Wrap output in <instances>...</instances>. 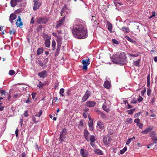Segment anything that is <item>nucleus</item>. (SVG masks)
I'll list each match as a JSON object with an SVG mask.
<instances>
[{
    "instance_id": "680f3d73",
    "label": "nucleus",
    "mask_w": 157,
    "mask_h": 157,
    "mask_svg": "<svg viewBox=\"0 0 157 157\" xmlns=\"http://www.w3.org/2000/svg\"><path fill=\"white\" fill-rule=\"evenodd\" d=\"M38 64H39L40 66L41 67H42L44 66L43 63L40 61H38Z\"/></svg>"
},
{
    "instance_id": "c85d7f7f",
    "label": "nucleus",
    "mask_w": 157,
    "mask_h": 157,
    "mask_svg": "<svg viewBox=\"0 0 157 157\" xmlns=\"http://www.w3.org/2000/svg\"><path fill=\"white\" fill-rule=\"evenodd\" d=\"M83 127V123L82 120H81L78 124V128L79 129H82Z\"/></svg>"
},
{
    "instance_id": "e433bc0d",
    "label": "nucleus",
    "mask_w": 157,
    "mask_h": 157,
    "mask_svg": "<svg viewBox=\"0 0 157 157\" xmlns=\"http://www.w3.org/2000/svg\"><path fill=\"white\" fill-rule=\"evenodd\" d=\"M135 138V137H133L132 138H129L126 142V144L127 145L129 144L130 142L133 140V139H134Z\"/></svg>"
},
{
    "instance_id": "423d86ee",
    "label": "nucleus",
    "mask_w": 157,
    "mask_h": 157,
    "mask_svg": "<svg viewBox=\"0 0 157 157\" xmlns=\"http://www.w3.org/2000/svg\"><path fill=\"white\" fill-rule=\"evenodd\" d=\"M67 133V130L65 128L63 129L60 132V135L59 136V141L62 142L64 141L65 138V136Z\"/></svg>"
},
{
    "instance_id": "c9c22d12",
    "label": "nucleus",
    "mask_w": 157,
    "mask_h": 157,
    "mask_svg": "<svg viewBox=\"0 0 157 157\" xmlns=\"http://www.w3.org/2000/svg\"><path fill=\"white\" fill-rule=\"evenodd\" d=\"M39 81V84L37 85V87L40 89L41 88H43L45 84L44 83H42L40 81Z\"/></svg>"
},
{
    "instance_id": "f03ea898",
    "label": "nucleus",
    "mask_w": 157,
    "mask_h": 157,
    "mask_svg": "<svg viewBox=\"0 0 157 157\" xmlns=\"http://www.w3.org/2000/svg\"><path fill=\"white\" fill-rule=\"evenodd\" d=\"M119 59L120 60V65H122L126 63V55L124 52L121 53L119 55Z\"/></svg>"
},
{
    "instance_id": "69168bd1",
    "label": "nucleus",
    "mask_w": 157,
    "mask_h": 157,
    "mask_svg": "<svg viewBox=\"0 0 157 157\" xmlns=\"http://www.w3.org/2000/svg\"><path fill=\"white\" fill-rule=\"evenodd\" d=\"M42 112L41 110H40L39 113V114H38V117H40L41 115H42Z\"/></svg>"
},
{
    "instance_id": "4be33fe9",
    "label": "nucleus",
    "mask_w": 157,
    "mask_h": 157,
    "mask_svg": "<svg viewBox=\"0 0 157 157\" xmlns=\"http://www.w3.org/2000/svg\"><path fill=\"white\" fill-rule=\"evenodd\" d=\"M17 16L14 13H12L10 14L9 19V20L12 23L13 21L16 19Z\"/></svg>"
},
{
    "instance_id": "f257e3e1",
    "label": "nucleus",
    "mask_w": 157,
    "mask_h": 157,
    "mask_svg": "<svg viewBox=\"0 0 157 157\" xmlns=\"http://www.w3.org/2000/svg\"><path fill=\"white\" fill-rule=\"evenodd\" d=\"M81 22L77 24L72 29L73 36L78 39H83L87 36V31L86 25L80 19L78 20Z\"/></svg>"
},
{
    "instance_id": "a878e982",
    "label": "nucleus",
    "mask_w": 157,
    "mask_h": 157,
    "mask_svg": "<svg viewBox=\"0 0 157 157\" xmlns=\"http://www.w3.org/2000/svg\"><path fill=\"white\" fill-rule=\"evenodd\" d=\"M102 107L103 109L107 113L109 112L110 111V108H108L107 106L105 105H103Z\"/></svg>"
},
{
    "instance_id": "603ef678",
    "label": "nucleus",
    "mask_w": 157,
    "mask_h": 157,
    "mask_svg": "<svg viewBox=\"0 0 157 157\" xmlns=\"http://www.w3.org/2000/svg\"><path fill=\"white\" fill-rule=\"evenodd\" d=\"M140 112L136 113L134 115V117L136 118L138 117L140 115Z\"/></svg>"
},
{
    "instance_id": "72a5a7b5",
    "label": "nucleus",
    "mask_w": 157,
    "mask_h": 157,
    "mask_svg": "<svg viewBox=\"0 0 157 157\" xmlns=\"http://www.w3.org/2000/svg\"><path fill=\"white\" fill-rule=\"evenodd\" d=\"M140 59H139L137 61H135L133 63V64L135 66H139V63L140 62Z\"/></svg>"
},
{
    "instance_id": "a19ab883",
    "label": "nucleus",
    "mask_w": 157,
    "mask_h": 157,
    "mask_svg": "<svg viewBox=\"0 0 157 157\" xmlns=\"http://www.w3.org/2000/svg\"><path fill=\"white\" fill-rule=\"evenodd\" d=\"M135 109H133L128 110V114L130 115L132 114L133 113L134 111L135 110Z\"/></svg>"
},
{
    "instance_id": "20e7f679",
    "label": "nucleus",
    "mask_w": 157,
    "mask_h": 157,
    "mask_svg": "<svg viewBox=\"0 0 157 157\" xmlns=\"http://www.w3.org/2000/svg\"><path fill=\"white\" fill-rule=\"evenodd\" d=\"M82 63L83 64L82 69L86 70L87 69V66L90 63V59L89 58L86 57L82 60Z\"/></svg>"
},
{
    "instance_id": "bb28decb",
    "label": "nucleus",
    "mask_w": 157,
    "mask_h": 157,
    "mask_svg": "<svg viewBox=\"0 0 157 157\" xmlns=\"http://www.w3.org/2000/svg\"><path fill=\"white\" fill-rule=\"evenodd\" d=\"M94 151L95 153L97 155H101L103 154L102 151L98 149H96L94 150Z\"/></svg>"
},
{
    "instance_id": "39448f33",
    "label": "nucleus",
    "mask_w": 157,
    "mask_h": 157,
    "mask_svg": "<svg viewBox=\"0 0 157 157\" xmlns=\"http://www.w3.org/2000/svg\"><path fill=\"white\" fill-rule=\"evenodd\" d=\"M49 20V19L46 17H40L36 20V22L38 24H46Z\"/></svg>"
},
{
    "instance_id": "8fccbe9b",
    "label": "nucleus",
    "mask_w": 157,
    "mask_h": 157,
    "mask_svg": "<svg viewBox=\"0 0 157 157\" xmlns=\"http://www.w3.org/2000/svg\"><path fill=\"white\" fill-rule=\"evenodd\" d=\"M132 120L131 118H128L126 120V121L128 123H131Z\"/></svg>"
},
{
    "instance_id": "79ce46f5",
    "label": "nucleus",
    "mask_w": 157,
    "mask_h": 157,
    "mask_svg": "<svg viewBox=\"0 0 157 157\" xmlns=\"http://www.w3.org/2000/svg\"><path fill=\"white\" fill-rule=\"evenodd\" d=\"M125 38L131 42V43H133L135 42V41L132 39L131 38L128 36H126Z\"/></svg>"
},
{
    "instance_id": "774afa93",
    "label": "nucleus",
    "mask_w": 157,
    "mask_h": 157,
    "mask_svg": "<svg viewBox=\"0 0 157 157\" xmlns=\"http://www.w3.org/2000/svg\"><path fill=\"white\" fill-rule=\"evenodd\" d=\"M94 142H90V145L93 147H94L95 146V144L94 143Z\"/></svg>"
},
{
    "instance_id": "f8f14e48",
    "label": "nucleus",
    "mask_w": 157,
    "mask_h": 157,
    "mask_svg": "<svg viewBox=\"0 0 157 157\" xmlns=\"http://www.w3.org/2000/svg\"><path fill=\"white\" fill-rule=\"evenodd\" d=\"M80 154L82 157H86L89 155V153L87 151H85L84 149L81 148L80 150Z\"/></svg>"
},
{
    "instance_id": "49530a36",
    "label": "nucleus",
    "mask_w": 157,
    "mask_h": 157,
    "mask_svg": "<svg viewBox=\"0 0 157 157\" xmlns=\"http://www.w3.org/2000/svg\"><path fill=\"white\" fill-rule=\"evenodd\" d=\"M112 42L113 43L116 44H119L118 42L115 39H113L112 40Z\"/></svg>"
},
{
    "instance_id": "338daca9",
    "label": "nucleus",
    "mask_w": 157,
    "mask_h": 157,
    "mask_svg": "<svg viewBox=\"0 0 157 157\" xmlns=\"http://www.w3.org/2000/svg\"><path fill=\"white\" fill-rule=\"evenodd\" d=\"M31 102V101L29 100V98H28V99L26 100L25 102L29 104Z\"/></svg>"
},
{
    "instance_id": "2f4dec72",
    "label": "nucleus",
    "mask_w": 157,
    "mask_h": 157,
    "mask_svg": "<svg viewBox=\"0 0 157 157\" xmlns=\"http://www.w3.org/2000/svg\"><path fill=\"white\" fill-rule=\"evenodd\" d=\"M62 38L60 36H57V44H59L61 45Z\"/></svg>"
},
{
    "instance_id": "cd10ccee",
    "label": "nucleus",
    "mask_w": 157,
    "mask_h": 157,
    "mask_svg": "<svg viewBox=\"0 0 157 157\" xmlns=\"http://www.w3.org/2000/svg\"><path fill=\"white\" fill-rule=\"evenodd\" d=\"M44 50L42 48H38L36 52L37 54L40 55L43 52Z\"/></svg>"
},
{
    "instance_id": "7c9ffc66",
    "label": "nucleus",
    "mask_w": 157,
    "mask_h": 157,
    "mask_svg": "<svg viewBox=\"0 0 157 157\" xmlns=\"http://www.w3.org/2000/svg\"><path fill=\"white\" fill-rule=\"evenodd\" d=\"M141 53L140 52H138L137 53H136L135 54H132L129 53L128 54V55L130 56H132L133 57H136L138 56Z\"/></svg>"
},
{
    "instance_id": "6ab92c4d",
    "label": "nucleus",
    "mask_w": 157,
    "mask_h": 157,
    "mask_svg": "<svg viewBox=\"0 0 157 157\" xmlns=\"http://www.w3.org/2000/svg\"><path fill=\"white\" fill-rule=\"evenodd\" d=\"M21 0H11L10 4L12 7H14L17 4V2H21Z\"/></svg>"
},
{
    "instance_id": "0eeeda50",
    "label": "nucleus",
    "mask_w": 157,
    "mask_h": 157,
    "mask_svg": "<svg viewBox=\"0 0 157 157\" xmlns=\"http://www.w3.org/2000/svg\"><path fill=\"white\" fill-rule=\"evenodd\" d=\"M65 19V17L64 16L61 19L59 20V21H57V24L55 27L56 29L60 27L63 24V22Z\"/></svg>"
},
{
    "instance_id": "7ed1b4c3",
    "label": "nucleus",
    "mask_w": 157,
    "mask_h": 157,
    "mask_svg": "<svg viewBox=\"0 0 157 157\" xmlns=\"http://www.w3.org/2000/svg\"><path fill=\"white\" fill-rule=\"evenodd\" d=\"M111 60L115 63H117L120 65L121 62L120 60L119 59L118 55L117 54H113V56L110 57Z\"/></svg>"
},
{
    "instance_id": "a18cd8bd",
    "label": "nucleus",
    "mask_w": 157,
    "mask_h": 157,
    "mask_svg": "<svg viewBox=\"0 0 157 157\" xmlns=\"http://www.w3.org/2000/svg\"><path fill=\"white\" fill-rule=\"evenodd\" d=\"M1 94H2V96L3 97V98H4L5 96L6 95V92L4 90H1Z\"/></svg>"
},
{
    "instance_id": "b1692460",
    "label": "nucleus",
    "mask_w": 157,
    "mask_h": 157,
    "mask_svg": "<svg viewBox=\"0 0 157 157\" xmlns=\"http://www.w3.org/2000/svg\"><path fill=\"white\" fill-rule=\"evenodd\" d=\"M61 45L59 44H57V49L56 51L55 52V56H57L59 54V52L60 48Z\"/></svg>"
},
{
    "instance_id": "58836bf2",
    "label": "nucleus",
    "mask_w": 157,
    "mask_h": 157,
    "mask_svg": "<svg viewBox=\"0 0 157 157\" xmlns=\"http://www.w3.org/2000/svg\"><path fill=\"white\" fill-rule=\"evenodd\" d=\"M103 142L105 145H107L108 142H107V138L105 136L103 138Z\"/></svg>"
},
{
    "instance_id": "4d7b16f0",
    "label": "nucleus",
    "mask_w": 157,
    "mask_h": 157,
    "mask_svg": "<svg viewBox=\"0 0 157 157\" xmlns=\"http://www.w3.org/2000/svg\"><path fill=\"white\" fill-rule=\"evenodd\" d=\"M147 84L148 85L150 84V75H148L147 76Z\"/></svg>"
},
{
    "instance_id": "c756f323",
    "label": "nucleus",
    "mask_w": 157,
    "mask_h": 157,
    "mask_svg": "<svg viewBox=\"0 0 157 157\" xmlns=\"http://www.w3.org/2000/svg\"><path fill=\"white\" fill-rule=\"evenodd\" d=\"M56 43L54 40H52V50L54 51L56 48Z\"/></svg>"
},
{
    "instance_id": "6e6552de",
    "label": "nucleus",
    "mask_w": 157,
    "mask_h": 157,
    "mask_svg": "<svg viewBox=\"0 0 157 157\" xmlns=\"http://www.w3.org/2000/svg\"><path fill=\"white\" fill-rule=\"evenodd\" d=\"M33 2H34L33 9L34 10H36L39 9L41 4L38 0H34Z\"/></svg>"
},
{
    "instance_id": "864d4df0",
    "label": "nucleus",
    "mask_w": 157,
    "mask_h": 157,
    "mask_svg": "<svg viewBox=\"0 0 157 157\" xmlns=\"http://www.w3.org/2000/svg\"><path fill=\"white\" fill-rule=\"evenodd\" d=\"M15 32L16 31L14 29H13L12 30H11L10 31V34H14L15 33Z\"/></svg>"
},
{
    "instance_id": "e2e57ef3",
    "label": "nucleus",
    "mask_w": 157,
    "mask_h": 157,
    "mask_svg": "<svg viewBox=\"0 0 157 157\" xmlns=\"http://www.w3.org/2000/svg\"><path fill=\"white\" fill-rule=\"evenodd\" d=\"M18 131H19V130H18V128L15 131L16 136L17 137H18Z\"/></svg>"
},
{
    "instance_id": "2eb2a0df",
    "label": "nucleus",
    "mask_w": 157,
    "mask_h": 157,
    "mask_svg": "<svg viewBox=\"0 0 157 157\" xmlns=\"http://www.w3.org/2000/svg\"><path fill=\"white\" fill-rule=\"evenodd\" d=\"M153 127L152 126L149 127L147 128L144 130L142 131L141 133L143 134H147L148 132H150L153 129Z\"/></svg>"
},
{
    "instance_id": "13d9d810",
    "label": "nucleus",
    "mask_w": 157,
    "mask_h": 157,
    "mask_svg": "<svg viewBox=\"0 0 157 157\" xmlns=\"http://www.w3.org/2000/svg\"><path fill=\"white\" fill-rule=\"evenodd\" d=\"M94 111L97 113L98 114H100L102 112L100 111L98 109H94Z\"/></svg>"
},
{
    "instance_id": "de8ad7c7",
    "label": "nucleus",
    "mask_w": 157,
    "mask_h": 157,
    "mask_svg": "<svg viewBox=\"0 0 157 157\" xmlns=\"http://www.w3.org/2000/svg\"><path fill=\"white\" fill-rule=\"evenodd\" d=\"M151 90L150 89H147V94L148 96H149L151 95Z\"/></svg>"
},
{
    "instance_id": "473e14b6",
    "label": "nucleus",
    "mask_w": 157,
    "mask_h": 157,
    "mask_svg": "<svg viewBox=\"0 0 157 157\" xmlns=\"http://www.w3.org/2000/svg\"><path fill=\"white\" fill-rule=\"evenodd\" d=\"M89 140L91 142H95L96 141V139L95 136L94 135L91 136L90 139H89Z\"/></svg>"
},
{
    "instance_id": "a211bd4d",
    "label": "nucleus",
    "mask_w": 157,
    "mask_h": 157,
    "mask_svg": "<svg viewBox=\"0 0 157 157\" xmlns=\"http://www.w3.org/2000/svg\"><path fill=\"white\" fill-rule=\"evenodd\" d=\"M50 36H48L47 38L46 39L45 42V45L46 47L48 48L50 47Z\"/></svg>"
},
{
    "instance_id": "6e6d98bb",
    "label": "nucleus",
    "mask_w": 157,
    "mask_h": 157,
    "mask_svg": "<svg viewBox=\"0 0 157 157\" xmlns=\"http://www.w3.org/2000/svg\"><path fill=\"white\" fill-rule=\"evenodd\" d=\"M36 94L35 93H33L32 94V98L33 99H34L36 95Z\"/></svg>"
},
{
    "instance_id": "1a4fd4ad",
    "label": "nucleus",
    "mask_w": 157,
    "mask_h": 157,
    "mask_svg": "<svg viewBox=\"0 0 157 157\" xmlns=\"http://www.w3.org/2000/svg\"><path fill=\"white\" fill-rule=\"evenodd\" d=\"M96 104V102L94 101H87L86 104L85 106L88 107H94Z\"/></svg>"
},
{
    "instance_id": "4c0bfd02",
    "label": "nucleus",
    "mask_w": 157,
    "mask_h": 157,
    "mask_svg": "<svg viewBox=\"0 0 157 157\" xmlns=\"http://www.w3.org/2000/svg\"><path fill=\"white\" fill-rule=\"evenodd\" d=\"M100 114L101 115V117L102 118L105 119L107 118L106 115L104 113V112H102Z\"/></svg>"
},
{
    "instance_id": "bf43d9fd",
    "label": "nucleus",
    "mask_w": 157,
    "mask_h": 157,
    "mask_svg": "<svg viewBox=\"0 0 157 157\" xmlns=\"http://www.w3.org/2000/svg\"><path fill=\"white\" fill-rule=\"evenodd\" d=\"M34 22H35V21L34 20V17H33L31 18V21H30V24H34Z\"/></svg>"
},
{
    "instance_id": "c03bdc74",
    "label": "nucleus",
    "mask_w": 157,
    "mask_h": 157,
    "mask_svg": "<svg viewBox=\"0 0 157 157\" xmlns=\"http://www.w3.org/2000/svg\"><path fill=\"white\" fill-rule=\"evenodd\" d=\"M64 89L63 88H61L60 89L59 93L62 96H64V95L63 94V93L64 92Z\"/></svg>"
},
{
    "instance_id": "aec40b11",
    "label": "nucleus",
    "mask_w": 157,
    "mask_h": 157,
    "mask_svg": "<svg viewBox=\"0 0 157 157\" xmlns=\"http://www.w3.org/2000/svg\"><path fill=\"white\" fill-rule=\"evenodd\" d=\"M134 122L137 124V125L140 128H142L143 124L142 123H140V119L137 118L136 119L134 120Z\"/></svg>"
},
{
    "instance_id": "09e8293b",
    "label": "nucleus",
    "mask_w": 157,
    "mask_h": 157,
    "mask_svg": "<svg viewBox=\"0 0 157 157\" xmlns=\"http://www.w3.org/2000/svg\"><path fill=\"white\" fill-rule=\"evenodd\" d=\"M28 111L27 110H26L25 111V112L24 113V116L25 117H27L29 116V114L28 113Z\"/></svg>"
},
{
    "instance_id": "052dcab7",
    "label": "nucleus",
    "mask_w": 157,
    "mask_h": 157,
    "mask_svg": "<svg viewBox=\"0 0 157 157\" xmlns=\"http://www.w3.org/2000/svg\"><path fill=\"white\" fill-rule=\"evenodd\" d=\"M146 92V89L145 88H144V90L142 91H141V95H144V94Z\"/></svg>"
},
{
    "instance_id": "5fc2aeb1",
    "label": "nucleus",
    "mask_w": 157,
    "mask_h": 157,
    "mask_svg": "<svg viewBox=\"0 0 157 157\" xmlns=\"http://www.w3.org/2000/svg\"><path fill=\"white\" fill-rule=\"evenodd\" d=\"M143 98L140 96L139 98H138L137 100L139 102H141L143 100Z\"/></svg>"
},
{
    "instance_id": "ea45409f",
    "label": "nucleus",
    "mask_w": 157,
    "mask_h": 157,
    "mask_svg": "<svg viewBox=\"0 0 157 157\" xmlns=\"http://www.w3.org/2000/svg\"><path fill=\"white\" fill-rule=\"evenodd\" d=\"M127 150V147H125L123 149L120 150V153L121 154H123Z\"/></svg>"
},
{
    "instance_id": "412c9836",
    "label": "nucleus",
    "mask_w": 157,
    "mask_h": 157,
    "mask_svg": "<svg viewBox=\"0 0 157 157\" xmlns=\"http://www.w3.org/2000/svg\"><path fill=\"white\" fill-rule=\"evenodd\" d=\"M111 84L108 80L105 81L104 83V87L108 89H109L110 88Z\"/></svg>"
},
{
    "instance_id": "dca6fc26",
    "label": "nucleus",
    "mask_w": 157,
    "mask_h": 157,
    "mask_svg": "<svg viewBox=\"0 0 157 157\" xmlns=\"http://www.w3.org/2000/svg\"><path fill=\"white\" fill-rule=\"evenodd\" d=\"M84 136L85 139L87 141H89V135L90 133L88 132L87 130L86 129H85L84 130Z\"/></svg>"
},
{
    "instance_id": "3c124183",
    "label": "nucleus",
    "mask_w": 157,
    "mask_h": 157,
    "mask_svg": "<svg viewBox=\"0 0 157 157\" xmlns=\"http://www.w3.org/2000/svg\"><path fill=\"white\" fill-rule=\"evenodd\" d=\"M155 11H152V12L151 15L149 17V18H151L153 17H155Z\"/></svg>"
},
{
    "instance_id": "f3484780",
    "label": "nucleus",
    "mask_w": 157,
    "mask_h": 157,
    "mask_svg": "<svg viewBox=\"0 0 157 157\" xmlns=\"http://www.w3.org/2000/svg\"><path fill=\"white\" fill-rule=\"evenodd\" d=\"M16 25L17 27H20V26H21L23 25L22 22L21 21L20 16H18V19L17 20L16 22Z\"/></svg>"
},
{
    "instance_id": "f704fd0d",
    "label": "nucleus",
    "mask_w": 157,
    "mask_h": 157,
    "mask_svg": "<svg viewBox=\"0 0 157 157\" xmlns=\"http://www.w3.org/2000/svg\"><path fill=\"white\" fill-rule=\"evenodd\" d=\"M88 125L90 130L91 131H92L93 129V121H92L90 123H89Z\"/></svg>"
},
{
    "instance_id": "ddd939ff",
    "label": "nucleus",
    "mask_w": 157,
    "mask_h": 157,
    "mask_svg": "<svg viewBox=\"0 0 157 157\" xmlns=\"http://www.w3.org/2000/svg\"><path fill=\"white\" fill-rule=\"evenodd\" d=\"M97 127H98L101 130H104L105 131V128L104 127V123L101 121H98L97 123Z\"/></svg>"
},
{
    "instance_id": "393cba45",
    "label": "nucleus",
    "mask_w": 157,
    "mask_h": 157,
    "mask_svg": "<svg viewBox=\"0 0 157 157\" xmlns=\"http://www.w3.org/2000/svg\"><path fill=\"white\" fill-rule=\"evenodd\" d=\"M107 25L108 26V29L110 33H111L112 32V30L113 28L112 24L109 21H108L107 22Z\"/></svg>"
},
{
    "instance_id": "4468645a",
    "label": "nucleus",
    "mask_w": 157,
    "mask_h": 157,
    "mask_svg": "<svg viewBox=\"0 0 157 157\" xmlns=\"http://www.w3.org/2000/svg\"><path fill=\"white\" fill-rule=\"evenodd\" d=\"M149 136L151 137L153 141L157 140V137L156 136V133L154 131H152L150 133Z\"/></svg>"
},
{
    "instance_id": "0e129e2a",
    "label": "nucleus",
    "mask_w": 157,
    "mask_h": 157,
    "mask_svg": "<svg viewBox=\"0 0 157 157\" xmlns=\"http://www.w3.org/2000/svg\"><path fill=\"white\" fill-rule=\"evenodd\" d=\"M23 117H22L20 119V123L21 124V126L23 124Z\"/></svg>"
},
{
    "instance_id": "37998d69",
    "label": "nucleus",
    "mask_w": 157,
    "mask_h": 157,
    "mask_svg": "<svg viewBox=\"0 0 157 157\" xmlns=\"http://www.w3.org/2000/svg\"><path fill=\"white\" fill-rule=\"evenodd\" d=\"M15 73V71L13 70H10L9 71V74L10 75H14Z\"/></svg>"
},
{
    "instance_id": "9d476101",
    "label": "nucleus",
    "mask_w": 157,
    "mask_h": 157,
    "mask_svg": "<svg viewBox=\"0 0 157 157\" xmlns=\"http://www.w3.org/2000/svg\"><path fill=\"white\" fill-rule=\"evenodd\" d=\"M38 75L40 78H44L48 76L47 72L45 70H44L38 73Z\"/></svg>"
},
{
    "instance_id": "9b49d317",
    "label": "nucleus",
    "mask_w": 157,
    "mask_h": 157,
    "mask_svg": "<svg viewBox=\"0 0 157 157\" xmlns=\"http://www.w3.org/2000/svg\"><path fill=\"white\" fill-rule=\"evenodd\" d=\"M90 93L88 90H87L86 93L83 97L82 98V100L83 101H85L87 100L89 97L90 96Z\"/></svg>"
},
{
    "instance_id": "5701e85b",
    "label": "nucleus",
    "mask_w": 157,
    "mask_h": 157,
    "mask_svg": "<svg viewBox=\"0 0 157 157\" xmlns=\"http://www.w3.org/2000/svg\"><path fill=\"white\" fill-rule=\"evenodd\" d=\"M121 30L123 31L124 33H127L130 32V30L128 28L125 27H122L121 29Z\"/></svg>"
}]
</instances>
